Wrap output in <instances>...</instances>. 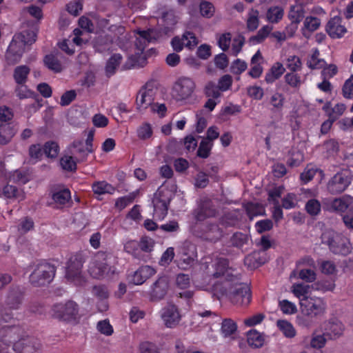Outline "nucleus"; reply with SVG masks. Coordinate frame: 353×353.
Masks as SVG:
<instances>
[{
	"label": "nucleus",
	"instance_id": "nucleus-1",
	"mask_svg": "<svg viewBox=\"0 0 353 353\" xmlns=\"http://www.w3.org/2000/svg\"><path fill=\"white\" fill-rule=\"evenodd\" d=\"M37 29L32 27L14 34L8 46L6 58L9 64L19 62L25 51L26 45H32L36 41Z\"/></svg>",
	"mask_w": 353,
	"mask_h": 353
},
{
	"label": "nucleus",
	"instance_id": "nucleus-2",
	"mask_svg": "<svg viewBox=\"0 0 353 353\" xmlns=\"http://www.w3.org/2000/svg\"><path fill=\"white\" fill-rule=\"evenodd\" d=\"M24 291L20 286H12L8 293L6 300V308L0 304V325L3 323H8L13 318L12 310H18L22 303Z\"/></svg>",
	"mask_w": 353,
	"mask_h": 353
},
{
	"label": "nucleus",
	"instance_id": "nucleus-3",
	"mask_svg": "<svg viewBox=\"0 0 353 353\" xmlns=\"http://www.w3.org/2000/svg\"><path fill=\"white\" fill-rule=\"evenodd\" d=\"M57 267L46 261L38 263L29 276L30 283L35 287L50 283L56 274Z\"/></svg>",
	"mask_w": 353,
	"mask_h": 353
},
{
	"label": "nucleus",
	"instance_id": "nucleus-4",
	"mask_svg": "<svg viewBox=\"0 0 353 353\" xmlns=\"http://www.w3.org/2000/svg\"><path fill=\"white\" fill-rule=\"evenodd\" d=\"M79 307L74 301L69 300L65 303L54 304L52 307V315L61 321L76 323L79 319Z\"/></svg>",
	"mask_w": 353,
	"mask_h": 353
},
{
	"label": "nucleus",
	"instance_id": "nucleus-5",
	"mask_svg": "<svg viewBox=\"0 0 353 353\" xmlns=\"http://www.w3.org/2000/svg\"><path fill=\"white\" fill-rule=\"evenodd\" d=\"M110 256V252L103 251H99L95 254V261L90 268V273L93 278L100 279L110 277L114 274L115 268L107 263V260Z\"/></svg>",
	"mask_w": 353,
	"mask_h": 353
},
{
	"label": "nucleus",
	"instance_id": "nucleus-6",
	"mask_svg": "<svg viewBox=\"0 0 353 353\" xmlns=\"http://www.w3.org/2000/svg\"><path fill=\"white\" fill-rule=\"evenodd\" d=\"M301 309L302 312L311 318L323 316L327 310V303L321 297L311 296L301 299Z\"/></svg>",
	"mask_w": 353,
	"mask_h": 353
},
{
	"label": "nucleus",
	"instance_id": "nucleus-7",
	"mask_svg": "<svg viewBox=\"0 0 353 353\" xmlns=\"http://www.w3.org/2000/svg\"><path fill=\"white\" fill-rule=\"evenodd\" d=\"M226 296L234 305L247 306L252 299L251 290L245 283H237L226 290Z\"/></svg>",
	"mask_w": 353,
	"mask_h": 353
},
{
	"label": "nucleus",
	"instance_id": "nucleus-8",
	"mask_svg": "<svg viewBox=\"0 0 353 353\" xmlns=\"http://www.w3.org/2000/svg\"><path fill=\"white\" fill-rule=\"evenodd\" d=\"M84 263L85 258L81 252L71 255L66 264V279L76 285L80 284L82 281L81 270Z\"/></svg>",
	"mask_w": 353,
	"mask_h": 353
},
{
	"label": "nucleus",
	"instance_id": "nucleus-9",
	"mask_svg": "<svg viewBox=\"0 0 353 353\" xmlns=\"http://www.w3.org/2000/svg\"><path fill=\"white\" fill-rule=\"evenodd\" d=\"M195 88L196 84L192 79L181 77L174 83L172 92L177 101H183L190 98Z\"/></svg>",
	"mask_w": 353,
	"mask_h": 353
},
{
	"label": "nucleus",
	"instance_id": "nucleus-10",
	"mask_svg": "<svg viewBox=\"0 0 353 353\" xmlns=\"http://www.w3.org/2000/svg\"><path fill=\"white\" fill-rule=\"evenodd\" d=\"M352 179L343 172L336 173L327 182V191L333 195L343 192L350 185Z\"/></svg>",
	"mask_w": 353,
	"mask_h": 353
},
{
	"label": "nucleus",
	"instance_id": "nucleus-11",
	"mask_svg": "<svg viewBox=\"0 0 353 353\" xmlns=\"http://www.w3.org/2000/svg\"><path fill=\"white\" fill-rule=\"evenodd\" d=\"M51 199L55 205V208L62 209L71 201V192L63 185L53 186L50 192Z\"/></svg>",
	"mask_w": 353,
	"mask_h": 353
},
{
	"label": "nucleus",
	"instance_id": "nucleus-12",
	"mask_svg": "<svg viewBox=\"0 0 353 353\" xmlns=\"http://www.w3.org/2000/svg\"><path fill=\"white\" fill-rule=\"evenodd\" d=\"M198 44V39L194 33L190 31H185L181 38L174 37L172 39L171 46L173 50L179 52L182 51L184 47L188 49H193Z\"/></svg>",
	"mask_w": 353,
	"mask_h": 353
},
{
	"label": "nucleus",
	"instance_id": "nucleus-13",
	"mask_svg": "<svg viewBox=\"0 0 353 353\" xmlns=\"http://www.w3.org/2000/svg\"><path fill=\"white\" fill-rule=\"evenodd\" d=\"M41 344L39 339L28 336L15 342L13 350L16 353H40Z\"/></svg>",
	"mask_w": 353,
	"mask_h": 353
},
{
	"label": "nucleus",
	"instance_id": "nucleus-14",
	"mask_svg": "<svg viewBox=\"0 0 353 353\" xmlns=\"http://www.w3.org/2000/svg\"><path fill=\"white\" fill-rule=\"evenodd\" d=\"M137 34L139 37L136 39L134 44L137 50V54H141L149 43L154 42L159 38L158 32L154 29L139 30Z\"/></svg>",
	"mask_w": 353,
	"mask_h": 353
},
{
	"label": "nucleus",
	"instance_id": "nucleus-15",
	"mask_svg": "<svg viewBox=\"0 0 353 353\" xmlns=\"http://www.w3.org/2000/svg\"><path fill=\"white\" fill-rule=\"evenodd\" d=\"M63 55L59 52H51L44 56L43 63L44 66L54 74L61 73L65 68L62 60Z\"/></svg>",
	"mask_w": 353,
	"mask_h": 353
},
{
	"label": "nucleus",
	"instance_id": "nucleus-16",
	"mask_svg": "<svg viewBox=\"0 0 353 353\" xmlns=\"http://www.w3.org/2000/svg\"><path fill=\"white\" fill-rule=\"evenodd\" d=\"M178 266L183 270L190 268L197 258L196 248L193 245H184L180 252Z\"/></svg>",
	"mask_w": 353,
	"mask_h": 353
},
{
	"label": "nucleus",
	"instance_id": "nucleus-17",
	"mask_svg": "<svg viewBox=\"0 0 353 353\" xmlns=\"http://www.w3.org/2000/svg\"><path fill=\"white\" fill-rule=\"evenodd\" d=\"M169 288V281L166 276H159L152 285L150 293V300L159 301L164 298Z\"/></svg>",
	"mask_w": 353,
	"mask_h": 353
},
{
	"label": "nucleus",
	"instance_id": "nucleus-18",
	"mask_svg": "<svg viewBox=\"0 0 353 353\" xmlns=\"http://www.w3.org/2000/svg\"><path fill=\"white\" fill-rule=\"evenodd\" d=\"M161 317L165 326L170 328L176 326L181 319L178 308L174 305H170L164 307L162 310Z\"/></svg>",
	"mask_w": 353,
	"mask_h": 353
},
{
	"label": "nucleus",
	"instance_id": "nucleus-19",
	"mask_svg": "<svg viewBox=\"0 0 353 353\" xmlns=\"http://www.w3.org/2000/svg\"><path fill=\"white\" fill-rule=\"evenodd\" d=\"M341 18L338 16L332 17L328 21L325 30L331 38H341L346 32L347 30L341 24Z\"/></svg>",
	"mask_w": 353,
	"mask_h": 353
},
{
	"label": "nucleus",
	"instance_id": "nucleus-20",
	"mask_svg": "<svg viewBox=\"0 0 353 353\" xmlns=\"http://www.w3.org/2000/svg\"><path fill=\"white\" fill-rule=\"evenodd\" d=\"M161 192H162L159 190L157 193L158 196L155 197L153 201L154 214L159 219H163L166 216L170 203V199L168 198H161Z\"/></svg>",
	"mask_w": 353,
	"mask_h": 353
},
{
	"label": "nucleus",
	"instance_id": "nucleus-21",
	"mask_svg": "<svg viewBox=\"0 0 353 353\" xmlns=\"http://www.w3.org/2000/svg\"><path fill=\"white\" fill-rule=\"evenodd\" d=\"M223 236V230L217 223H207L203 230L202 237L209 241L216 242Z\"/></svg>",
	"mask_w": 353,
	"mask_h": 353
},
{
	"label": "nucleus",
	"instance_id": "nucleus-22",
	"mask_svg": "<svg viewBox=\"0 0 353 353\" xmlns=\"http://www.w3.org/2000/svg\"><path fill=\"white\" fill-rule=\"evenodd\" d=\"M155 274L156 270L152 267L142 265L134 273L132 281L135 285H141Z\"/></svg>",
	"mask_w": 353,
	"mask_h": 353
},
{
	"label": "nucleus",
	"instance_id": "nucleus-23",
	"mask_svg": "<svg viewBox=\"0 0 353 353\" xmlns=\"http://www.w3.org/2000/svg\"><path fill=\"white\" fill-rule=\"evenodd\" d=\"M152 91L148 90L145 86H143L139 90L137 95V108L139 110L141 109H146L149 105L152 104Z\"/></svg>",
	"mask_w": 353,
	"mask_h": 353
},
{
	"label": "nucleus",
	"instance_id": "nucleus-24",
	"mask_svg": "<svg viewBox=\"0 0 353 353\" xmlns=\"http://www.w3.org/2000/svg\"><path fill=\"white\" fill-rule=\"evenodd\" d=\"M305 14L304 9L300 6H291L288 14V18L291 21L290 28L292 30L291 36L297 29L298 24L303 19Z\"/></svg>",
	"mask_w": 353,
	"mask_h": 353
},
{
	"label": "nucleus",
	"instance_id": "nucleus-25",
	"mask_svg": "<svg viewBox=\"0 0 353 353\" xmlns=\"http://www.w3.org/2000/svg\"><path fill=\"white\" fill-rule=\"evenodd\" d=\"M352 246L349 240H344L340 238L336 240L330 249V252L336 255L347 256L352 252Z\"/></svg>",
	"mask_w": 353,
	"mask_h": 353
},
{
	"label": "nucleus",
	"instance_id": "nucleus-26",
	"mask_svg": "<svg viewBox=\"0 0 353 353\" xmlns=\"http://www.w3.org/2000/svg\"><path fill=\"white\" fill-rule=\"evenodd\" d=\"M343 332V325L338 320L332 319L328 321L325 328L324 334L330 339H335L339 337Z\"/></svg>",
	"mask_w": 353,
	"mask_h": 353
},
{
	"label": "nucleus",
	"instance_id": "nucleus-27",
	"mask_svg": "<svg viewBox=\"0 0 353 353\" xmlns=\"http://www.w3.org/2000/svg\"><path fill=\"white\" fill-rule=\"evenodd\" d=\"M260 61H263V56L260 50H258L251 59L252 65L248 72L249 75L254 79L260 77L263 73V69L261 63L259 62Z\"/></svg>",
	"mask_w": 353,
	"mask_h": 353
},
{
	"label": "nucleus",
	"instance_id": "nucleus-28",
	"mask_svg": "<svg viewBox=\"0 0 353 353\" xmlns=\"http://www.w3.org/2000/svg\"><path fill=\"white\" fill-rule=\"evenodd\" d=\"M285 72V68L280 62H276L265 74V81L267 83H273Z\"/></svg>",
	"mask_w": 353,
	"mask_h": 353
},
{
	"label": "nucleus",
	"instance_id": "nucleus-29",
	"mask_svg": "<svg viewBox=\"0 0 353 353\" xmlns=\"http://www.w3.org/2000/svg\"><path fill=\"white\" fill-rule=\"evenodd\" d=\"M92 190L97 195L113 194L116 191V188L105 181H99L92 183Z\"/></svg>",
	"mask_w": 353,
	"mask_h": 353
},
{
	"label": "nucleus",
	"instance_id": "nucleus-30",
	"mask_svg": "<svg viewBox=\"0 0 353 353\" xmlns=\"http://www.w3.org/2000/svg\"><path fill=\"white\" fill-rule=\"evenodd\" d=\"M284 15V10L281 6H270L266 12V21L270 23H278L281 21Z\"/></svg>",
	"mask_w": 353,
	"mask_h": 353
},
{
	"label": "nucleus",
	"instance_id": "nucleus-31",
	"mask_svg": "<svg viewBox=\"0 0 353 353\" xmlns=\"http://www.w3.org/2000/svg\"><path fill=\"white\" fill-rule=\"evenodd\" d=\"M30 68L26 65L17 66L13 72V78L17 84H26Z\"/></svg>",
	"mask_w": 353,
	"mask_h": 353
},
{
	"label": "nucleus",
	"instance_id": "nucleus-32",
	"mask_svg": "<svg viewBox=\"0 0 353 353\" xmlns=\"http://www.w3.org/2000/svg\"><path fill=\"white\" fill-rule=\"evenodd\" d=\"M320 52L317 48L312 49V54L307 61V66L311 70L322 69L326 64L323 59H320Z\"/></svg>",
	"mask_w": 353,
	"mask_h": 353
},
{
	"label": "nucleus",
	"instance_id": "nucleus-33",
	"mask_svg": "<svg viewBox=\"0 0 353 353\" xmlns=\"http://www.w3.org/2000/svg\"><path fill=\"white\" fill-rule=\"evenodd\" d=\"M247 342L254 348H259L263 345L264 338L256 330H250L247 332Z\"/></svg>",
	"mask_w": 353,
	"mask_h": 353
},
{
	"label": "nucleus",
	"instance_id": "nucleus-34",
	"mask_svg": "<svg viewBox=\"0 0 353 353\" xmlns=\"http://www.w3.org/2000/svg\"><path fill=\"white\" fill-rule=\"evenodd\" d=\"M122 61V56L116 53L112 54L108 60L105 65V74L108 77H110L116 72L117 67Z\"/></svg>",
	"mask_w": 353,
	"mask_h": 353
},
{
	"label": "nucleus",
	"instance_id": "nucleus-35",
	"mask_svg": "<svg viewBox=\"0 0 353 353\" xmlns=\"http://www.w3.org/2000/svg\"><path fill=\"white\" fill-rule=\"evenodd\" d=\"M265 261V258L260 256V252H254L244 259V264L251 269L259 268L263 265Z\"/></svg>",
	"mask_w": 353,
	"mask_h": 353
},
{
	"label": "nucleus",
	"instance_id": "nucleus-36",
	"mask_svg": "<svg viewBox=\"0 0 353 353\" xmlns=\"http://www.w3.org/2000/svg\"><path fill=\"white\" fill-rule=\"evenodd\" d=\"M15 133L14 128L10 124L0 125V144L8 143Z\"/></svg>",
	"mask_w": 353,
	"mask_h": 353
},
{
	"label": "nucleus",
	"instance_id": "nucleus-37",
	"mask_svg": "<svg viewBox=\"0 0 353 353\" xmlns=\"http://www.w3.org/2000/svg\"><path fill=\"white\" fill-rule=\"evenodd\" d=\"M244 208L250 220L255 216L263 215L265 212L263 207L258 203L248 202L244 205Z\"/></svg>",
	"mask_w": 353,
	"mask_h": 353
},
{
	"label": "nucleus",
	"instance_id": "nucleus-38",
	"mask_svg": "<svg viewBox=\"0 0 353 353\" xmlns=\"http://www.w3.org/2000/svg\"><path fill=\"white\" fill-rule=\"evenodd\" d=\"M276 325L286 338L292 339L296 336V330L293 325L287 320H278Z\"/></svg>",
	"mask_w": 353,
	"mask_h": 353
},
{
	"label": "nucleus",
	"instance_id": "nucleus-39",
	"mask_svg": "<svg viewBox=\"0 0 353 353\" xmlns=\"http://www.w3.org/2000/svg\"><path fill=\"white\" fill-rule=\"evenodd\" d=\"M321 25V20L316 17L309 16L305 17L303 21V34L307 37L305 34V30L309 32L316 31Z\"/></svg>",
	"mask_w": 353,
	"mask_h": 353
},
{
	"label": "nucleus",
	"instance_id": "nucleus-40",
	"mask_svg": "<svg viewBox=\"0 0 353 353\" xmlns=\"http://www.w3.org/2000/svg\"><path fill=\"white\" fill-rule=\"evenodd\" d=\"M285 103V97L283 94L279 92H274L269 99V103L272 106L274 112L281 111Z\"/></svg>",
	"mask_w": 353,
	"mask_h": 353
},
{
	"label": "nucleus",
	"instance_id": "nucleus-41",
	"mask_svg": "<svg viewBox=\"0 0 353 353\" xmlns=\"http://www.w3.org/2000/svg\"><path fill=\"white\" fill-rule=\"evenodd\" d=\"M215 214V210L205 205L200 206L194 211V216L196 221H203L205 219L213 216Z\"/></svg>",
	"mask_w": 353,
	"mask_h": 353
},
{
	"label": "nucleus",
	"instance_id": "nucleus-42",
	"mask_svg": "<svg viewBox=\"0 0 353 353\" xmlns=\"http://www.w3.org/2000/svg\"><path fill=\"white\" fill-rule=\"evenodd\" d=\"M3 194L8 199L23 198V192L15 185L7 184L3 188Z\"/></svg>",
	"mask_w": 353,
	"mask_h": 353
},
{
	"label": "nucleus",
	"instance_id": "nucleus-43",
	"mask_svg": "<svg viewBox=\"0 0 353 353\" xmlns=\"http://www.w3.org/2000/svg\"><path fill=\"white\" fill-rule=\"evenodd\" d=\"M204 94L208 98L219 99L221 91L214 81H208L204 87Z\"/></svg>",
	"mask_w": 353,
	"mask_h": 353
},
{
	"label": "nucleus",
	"instance_id": "nucleus-44",
	"mask_svg": "<svg viewBox=\"0 0 353 353\" xmlns=\"http://www.w3.org/2000/svg\"><path fill=\"white\" fill-rule=\"evenodd\" d=\"M43 152L48 158L54 159L59 152V145L54 141H49L43 145Z\"/></svg>",
	"mask_w": 353,
	"mask_h": 353
},
{
	"label": "nucleus",
	"instance_id": "nucleus-45",
	"mask_svg": "<svg viewBox=\"0 0 353 353\" xmlns=\"http://www.w3.org/2000/svg\"><path fill=\"white\" fill-rule=\"evenodd\" d=\"M229 266V261L225 258H219L216 260L214 268L215 271L213 274L214 278H219L224 275Z\"/></svg>",
	"mask_w": 353,
	"mask_h": 353
},
{
	"label": "nucleus",
	"instance_id": "nucleus-46",
	"mask_svg": "<svg viewBox=\"0 0 353 353\" xmlns=\"http://www.w3.org/2000/svg\"><path fill=\"white\" fill-rule=\"evenodd\" d=\"M137 134L140 140L145 141L152 137L153 130L149 123H142L137 130Z\"/></svg>",
	"mask_w": 353,
	"mask_h": 353
},
{
	"label": "nucleus",
	"instance_id": "nucleus-47",
	"mask_svg": "<svg viewBox=\"0 0 353 353\" xmlns=\"http://www.w3.org/2000/svg\"><path fill=\"white\" fill-rule=\"evenodd\" d=\"M305 209L310 216H317L321 212V203L316 199H311L306 203Z\"/></svg>",
	"mask_w": 353,
	"mask_h": 353
},
{
	"label": "nucleus",
	"instance_id": "nucleus-48",
	"mask_svg": "<svg viewBox=\"0 0 353 353\" xmlns=\"http://www.w3.org/2000/svg\"><path fill=\"white\" fill-rule=\"evenodd\" d=\"M249 237L246 234L241 232L234 233L230 239V242L234 247L241 248L248 243Z\"/></svg>",
	"mask_w": 353,
	"mask_h": 353
},
{
	"label": "nucleus",
	"instance_id": "nucleus-49",
	"mask_svg": "<svg viewBox=\"0 0 353 353\" xmlns=\"http://www.w3.org/2000/svg\"><path fill=\"white\" fill-rule=\"evenodd\" d=\"M60 165L63 170L75 172L77 170V162L72 156L64 155L60 159Z\"/></svg>",
	"mask_w": 353,
	"mask_h": 353
},
{
	"label": "nucleus",
	"instance_id": "nucleus-50",
	"mask_svg": "<svg viewBox=\"0 0 353 353\" xmlns=\"http://www.w3.org/2000/svg\"><path fill=\"white\" fill-rule=\"evenodd\" d=\"M284 190L283 185L276 186L270 190L268 193V201L273 205L279 203V199L281 198Z\"/></svg>",
	"mask_w": 353,
	"mask_h": 353
},
{
	"label": "nucleus",
	"instance_id": "nucleus-51",
	"mask_svg": "<svg viewBox=\"0 0 353 353\" xmlns=\"http://www.w3.org/2000/svg\"><path fill=\"white\" fill-rule=\"evenodd\" d=\"M221 330L225 336H229L236 331L237 325L232 319H225L222 322Z\"/></svg>",
	"mask_w": 353,
	"mask_h": 353
},
{
	"label": "nucleus",
	"instance_id": "nucleus-52",
	"mask_svg": "<svg viewBox=\"0 0 353 353\" xmlns=\"http://www.w3.org/2000/svg\"><path fill=\"white\" fill-rule=\"evenodd\" d=\"M282 207L285 210H290L294 208L297 205L298 199L297 195L295 193H288L282 199Z\"/></svg>",
	"mask_w": 353,
	"mask_h": 353
},
{
	"label": "nucleus",
	"instance_id": "nucleus-53",
	"mask_svg": "<svg viewBox=\"0 0 353 353\" xmlns=\"http://www.w3.org/2000/svg\"><path fill=\"white\" fill-rule=\"evenodd\" d=\"M285 82L292 88H298L301 85V77L295 72H288L284 76Z\"/></svg>",
	"mask_w": 353,
	"mask_h": 353
},
{
	"label": "nucleus",
	"instance_id": "nucleus-54",
	"mask_svg": "<svg viewBox=\"0 0 353 353\" xmlns=\"http://www.w3.org/2000/svg\"><path fill=\"white\" fill-rule=\"evenodd\" d=\"M212 143L207 140H202L199 145L196 154L202 159L208 158L212 150Z\"/></svg>",
	"mask_w": 353,
	"mask_h": 353
},
{
	"label": "nucleus",
	"instance_id": "nucleus-55",
	"mask_svg": "<svg viewBox=\"0 0 353 353\" xmlns=\"http://www.w3.org/2000/svg\"><path fill=\"white\" fill-rule=\"evenodd\" d=\"M309 290V285L303 283L294 284L292 286V292L297 298H299L300 302L302 298L310 297V296H307Z\"/></svg>",
	"mask_w": 353,
	"mask_h": 353
},
{
	"label": "nucleus",
	"instance_id": "nucleus-56",
	"mask_svg": "<svg viewBox=\"0 0 353 353\" xmlns=\"http://www.w3.org/2000/svg\"><path fill=\"white\" fill-rule=\"evenodd\" d=\"M327 157L334 156L337 154L339 150V145L337 141L334 139H329L323 144Z\"/></svg>",
	"mask_w": 353,
	"mask_h": 353
},
{
	"label": "nucleus",
	"instance_id": "nucleus-57",
	"mask_svg": "<svg viewBox=\"0 0 353 353\" xmlns=\"http://www.w3.org/2000/svg\"><path fill=\"white\" fill-rule=\"evenodd\" d=\"M248 68L247 63L240 59L234 60L230 66V72L233 74L239 75L246 70Z\"/></svg>",
	"mask_w": 353,
	"mask_h": 353
},
{
	"label": "nucleus",
	"instance_id": "nucleus-58",
	"mask_svg": "<svg viewBox=\"0 0 353 353\" xmlns=\"http://www.w3.org/2000/svg\"><path fill=\"white\" fill-rule=\"evenodd\" d=\"M135 199V196L134 194H130L126 196L119 197L116 201L114 206L117 209L119 210H122L125 208L127 206L133 203Z\"/></svg>",
	"mask_w": 353,
	"mask_h": 353
},
{
	"label": "nucleus",
	"instance_id": "nucleus-59",
	"mask_svg": "<svg viewBox=\"0 0 353 353\" xmlns=\"http://www.w3.org/2000/svg\"><path fill=\"white\" fill-rule=\"evenodd\" d=\"M321 272L325 275L336 274L337 268L334 262L326 260L323 261L320 265Z\"/></svg>",
	"mask_w": 353,
	"mask_h": 353
},
{
	"label": "nucleus",
	"instance_id": "nucleus-60",
	"mask_svg": "<svg viewBox=\"0 0 353 353\" xmlns=\"http://www.w3.org/2000/svg\"><path fill=\"white\" fill-rule=\"evenodd\" d=\"M348 204L342 198H335L330 203V208L333 211L345 212L348 208Z\"/></svg>",
	"mask_w": 353,
	"mask_h": 353
},
{
	"label": "nucleus",
	"instance_id": "nucleus-61",
	"mask_svg": "<svg viewBox=\"0 0 353 353\" xmlns=\"http://www.w3.org/2000/svg\"><path fill=\"white\" fill-rule=\"evenodd\" d=\"M200 12L205 18H211L214 13V7L213 4L208 1H202L200 3Z\"/></svg>",
	"mask_w": 353,
	"mask_h": 353
},
{
	"label": "nucleus",
	"instance_id": "nucleus-62",
	"mask_svg": "<svg viewBox=\"0 0 353 353\" xmlns=\"http://www.w3.org/2000/svg\"><path fill=\"white\" fill-rule=\"evenodd\" d=\"M301 61L297 56H290L287 59V68L292 72H296L301 68Z\"/></svg>",
	"mask_w": 353,
	"mask_h": 353
},
{
	"label": "nucleus",
	"instance_id": "nucleus-63",
	"mask_svg": "<svg viewBox=\"0 0 353 353\" xmlns=\"http://www.w3.org/2000/svg\"><path fill=\"white\" fill-rule=\"evenodd\" d=\"M342 94L345 99L353 98V74L345 81L342 88Z\"/></svg>",
	"mask_w": 353,
	"mask_h": 353
},
{
	"label": "nucleus",
	"instance_id": "nucleus-64",
	"mask_svg": "<svg viewBox=\"0 0 353 353\" xmlns=\"http://www.w3.org/2000/svg\"><path fill=\"white\" fill-rule=\"evenodd\" d=\"M141 353H160L159 348L155 343L149 341H143L139 345Z\"/></svg>",
	"mask_w": 353,
	"mask_h": 353
}]
</instances>
